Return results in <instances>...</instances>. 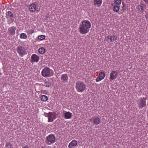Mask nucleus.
Returning a JSON list of instances; mask_svg holds the SVG:
<instances>
[{"instance_id": "1", "label": "nucleus", "mask_w": 148, "mask_h": 148, "mask_svg": "<svg viewBox=\"0 0 148 148\" xmlns=\"http://www.w3.org/2000/svg\"><path fill=\"white\" fill-rule=\"evenodd\" d=\"M91 27L90 22L87 20L82 21L80 25L79 31L81 34H85L88 32Z\"/></svg>"}, {"instance_id": "2", "label": "nucleus", "mask_w": 148, "mask_h": 148, "mask_svg": "<svg viewBox=\"0 0 148 148\" xmlns=\"http://www.w3.org/2000/svg\"><path fill=\"white\" fill-rule=\"evenodd\" d=\"M42 75L44 77H49L53 75V71L48 67H45L41 72Z\"/></svg>"}, {"instance_id": "3", "label": "nucleus", "mask_w": 148, "mask_h": 148, "mask_svg": "<svg viewBox=\"0 0 148 148\" xmlns=\"http://www.w3.org/2000/svg\"><path fill=\"white\" fill-rule=\"evenodd\" d=\"M86 85L83 82L78 81L76 84L75 88L78 92H82L86 89Z\"/></svg>"}, {"instance_id": "4", "label": "nucleus", "mask_w": 148, "mask_h": 148, "mask_svg": "<svg viewBox=\"0 0 148 148\" xmlns=\"http://www.w3.org/2000/svg\"><path fill=\"white\" fill-rule=\"evenodd\" d=\"M17 53L21 57H23L24 55L27 54L26 50L24 47L20 46L17 47Z\"/></svg>"}, {"instance_id": "5", "label": "nucleus", "mask_w": 148, "mask_h": 148, "mask_svg": "<svg viewBox=\"0 0 148 148\" xmlns=\"http://www.w3.org/2000/svg\"><path fill=\"white\" fill-rule=\"evenodd\" d=\"M146 97H141L138 101V107L140 108H142L146 106Z\"/></svg>"}, {"instance_id": "6", "label": "nucleus", "mask_w": 148, "mask_h": 148, "mask_svg": "<svg viewBox=\"0 0 148 148\" xmlns=\"http://www.w3.org/2000/svg\"><path fill=\"white\" fill-rule=\"evenodd\" d=\"M46 139L48 142L47 144L50 145L55 142L56 138L53 134H51L47 137Z\"/></svg>"}, {"instance_id": "7", "label": "nucleus", "mask_w": 148, "mask_h": 148, "mask_svg": "<svg viewBox=\"0 0 148 148\" xmlns=\"http://www.w3.org/2000/svg\"><path fill=\"white\" fill-rule=\"evenodd\" d=\"M47 115L48 118V122H52L53 121L54 119H55L56 117V114L54 112H49Z\"/></svg>"}, {"instance_id": "8", "label": "nucleus", "mask_w": 148, "mask_h": 148, "mask_svg": "<svg viewBox=\"0 0 148 148\" xmlns=\"http://www.w3.org/2000/svg\"><path fill=\"white\" fill-rule=\"evenodd\" d=\"M118 72L116 71H112L111 72L110 74L109 79L110 81H112L114 80L117 77Z\"/></svg>"}, {"instance_id": "9", "label": "nucleus", "mask_w": 148, "mask_h": 148, "mask_svg": "<svg viewBox=\"0 0 148 148\" xmlns=\"http://www.w3.org/2000/svg\"><path fill=\"white\" fill-rule=\"evenodd\" d=\"M90 121L91 122L93 123V124L97 125L100 123L101 119L100 118L96 117L94 118L92 121V119H91Z\"/></svg>"}, {"instance_id": "10", "label": "nucleus", "mask_w": 148, "mask_h": 148, "mask_svg": "<svg viewBox=\"0 0 148 148\" xmlns=\"http://www.w3.org/2000/svg\"><path fill=\"white\" fill-rule=\"evenodd\" d=\"M31 60L32 62H38L39 60V57L35 54H32L31 57Z\"/></svg>"}, {"instance_id": "11", "label": "nucleus", "mask_w": 148, "mask_h": 148, "mask_svg": "<svg viewBox=\"0 0 148 148\" xmlns=\"http://www.w3.org/2000/svg\"><path fill=\"white\" fill-rule=\"evenodd\" d=\"M16 27L12 26L9 27L8 30V32L10 35H14L15 32Z\"/></svg>"}, {"instance_id": "12", "label": "nucleus", "mask_w": 148, "mask_h": 148, "mask_svg": "<svg viewBox=\"0 0 148 148\" xmlns=\"http://www.w3.org/2000/svg\"><path fill=\"white\" fill-rule=\"evenodd\" d=\"M107 40L108 41L112 42L115 40H116L117 39L116 36L114 35L110 36L109 35L107 37Z\"/></svg>"}, {"instance_id": "13", "label": "nucleus", "mask_w": 148, "mask_h": 148, "mask_svg": "<svg viewBox=\"0 0 148 148\" xmlns=\"http://www.w3.org/2000/svg\"><path fill=\"white\" fill-rule=\"evenodd\" d=\"M68 77L67 74H64L61 75V80L64 83H65L67 82Z\"/></svg>"}, {"instance_id": "14", "label": "nucleus", "mask_w": 148, "mask_h": 148, "mask_svg": "<svg viewBox=\"0 0 148 148\" xmlns=\"http://www.w3.org/2000/svg\"><path fill=\"white\" fill-rule=\"evenodd\" d=\"M29 9L30 12H33L36 10V6L34 4H32L29 5Z\"/></svg>"}, {"instance_id": "15", "label": "nucleus", "mask_w": 148, "mask_h": 148, "mask_svg": "<svg viewBox=\"0 0 148 148\" xmlns=\"http://www.w3.org/2000/svg\"><path fill=\"white\" fill-rule=\"evenodd\" d=\"M77 141L75 140H73L68 145V147L69 148L73 147L76 146L77 145Z\"/></svg>"}, {"instance_id": "16", "label": "nucleus", "mask_w": 148, "mask_h": 148, "mask_svg": "<svg viewBox=\"0 0 148 148\" xmlns=\"http://www.w3.org/2000/svg\"><path fill=\"white\" fill-rule=\"evenodd\" d=\"M102 2V0H94V5L97 7H99Z\"/></svg>"}, {"instance_id": "17", "label": "nucleus", "mask_w": 148, "mask_h": 148, "mask_svg": "<svg viewBox=\"0 0 148 148\" xmlns=\"http://www.w3.org/2000/svg\"><path fill=\"white\" fill-rule=\"evenodd\" d=\"M72 116V113L69 112H66L64 114L65 119H70Z\"/></svg>"}, {"instance_id": "18", "label": "nucleus", "mask_w": 148, "mask_h": 148, "mask_svg": "<svg viewBox=\"0 0 148 148\" xmlns=\"http://www.w3.org/2000/svg\"><path fill=\"white\" fill-rule=\"evenodd\" d=\"M13 17V15L12 13L9 11L6 13V17L8 19L11 18Z\"/></svg>"}, {"instance_id": "19", "label": "nucleus", "mask_w": 148, "mask_h": 148, "mask_svg": "<svg viewBox=\"0 0 148 148\" xmlns=\"http://www.w3.org/2000/svg\"><path fill=\"white\" fill-rule=\"evenodd\" d=\"M39 53L42 54H44L45 51V49L43 47H40L38 49Z\"/></svg>"}, {"instance_id": "20", "label": "nucleus", "mask_w": 148, "mask_h": 148, "mask_svg": "<svg viewBox=\"0 0 148 148\" xmlns=\"http://www.w3.org/2000/svg\"><path fill=\"white\" fill-rule=\"evenodd\" d=\"M105 76V73L103 72H101L99 73L98 77L100 78L102 80L103 79Z\"/></svg>"}, {"instance_id": "21", "label": "nucleus", "mask_w": 148, "mask_h": 148, "mask_svg": "<svg viewBox=\"0 0 148 148\" xmlns=\"http://www.w3.org/2000/svg\"><path fill=\"white\" fill-rule=\"evenodd\" d=\"M120 7L119 6L117 5H114L113 8V11L115 12H118L119 10Z\"/></svg>"}, {"instance_id": "22", "label": "nucleus", "mask_w": 148, "mask_h": 148, "mask_svg": "<svg viewBox=\"0 0 148 148\" xmlns=\"http://www.w3.org/2000/svg\"><path fill=\"white\" fill-rule=\"evenodd\" d=\"M41 100L44 101H46L48 99V97L45 95H42L41 98Z\"/></svg>"}, {"instance_id": "23", "label": "nucleus", "mask_w": 148, "mask_h": 148, "mask_svg": "<svg viewBox=\"0 0 148 148\" xmlns=\"http://www.w3.org/2000/svg\"><path fill=\"white\" fill-rule=\"evenodd\" d=\"M34 32V29H30L26 31V33L27 35H30L32 34Z\"/></svg>"}, {"instance_id": "24", "label": "nucleus", "mask_w": 148, "mask_h": 148, "mask_svg": "<svg viewBox=\"0 0 148 148\" xmlns=\"http://www.w3.org/2000/svg\"><path fill=\"white\" fill-rule=\"evenodd\" d=\"M20 37L21 38L26 39L27 36L25 33H22L20 35Z\"/></svg>"}, {"instance_id": "25", "label": "nucleus", "mask_w": 148, "mask_h": 148, "mask_svg": "<svg viewBox=\"0 0 148 148\" xmlns=\"http://www.w3.org/2000/svg\"><path fill=\"white\" fill-rule=\"evenodd\" d=\"M46 36L45 35H41L38 37V39L39 40H41L44 39L45 38Z\"/></svg>"}, {"instance_id": "26", "label": "nucleus", "mask_w": 148, "mask_h": 148, "mask_svg": "<svg viewBox=\"0 0 148 148\" xmlns=\"http://www.w3.org/2000/svg\"><path fill=\"white\" fill-rule=\"evenodd\" d=\"M51 84L49 81L45 82H44V85L46 87H49L51 86Z\"/></svg>"}, {"instance_id": "27", "label": "nucleus", "mask_w": 148, "mask_h": 148, "mask_svg": "<svg viewBox=\"0 0 148 148\" xmlns=\"http://www.w3.org/2000/svg\"><path fill=\"white\" fill-rule=\"evenodd\" d=\"M138 8L139 9V11H140V12H143V8L142 6L140 5H139L138 6Z\"/></svg>"}, {"instance_id": "28", "label": "nucleus", "mask_w": 148, "mask_h": 148, "mask_svg": "<svg viewBox=\"0 0 148 148\" xmlns=\"http://www.w3.org/2000/svg\"><path fill=\"white\" fill-rule=\"evenodd\" d=\"M121 2V0H115V3L116 4L119 5L120 4Z\"/></svg>"}, {"instance_id": "29", "label": "nucleus", "mask_w": 148, "mask_h": 148, "mask_svg": "<svg viewBox=\"0 0 148 148\" xmlns=\"http://www.w3.org/2000/svg\"><path fill=\"white\" fill-rule=\"evenodd\" d=\"M102 79L100 78L99 77H98L96 79V81L97 82H99Z\"/></svg>"}, {"instance_id": "30", "label": "nucleus", "mask_w": 148, "mask_h": 148, "mask_svg": "<svg viewBox=\"0 0 148 148\" xmlns=\"http://www.w3.org/2000/svg\"><path fill=\"white\" fill-rule=\"evenodd\" d=\"M144 1L146 4H148V0H144Z\"/></svg>"}, {"instance_id": "31", "label": "nucleus", "mask_w": 148, "mask_h": 148, "mask_svg": "<svg viewBox=\"0 0 148 148\" xmlns=\"http://www.w3.org/2000/svg\"><path fill=\"white\" fill-rule=\"evenodd\" d=\"M46 92V91L44 90L42 91V93L43 94H45V92Z\"/></svg>"}, {"instance_id": "32", "label": "nucleus", "mask_w": 148, "mask_h": 148, "mask_svg": "<svg viewBox=\"0 0 148 148\" xmlns=\"http://www.w3.org/2000/svg\"><path fill=\"white\" fill-rule=\"evenodd\" d=\"M22 148H29V147H28L27 146H24V147H23Z\"/></svg>"}, {"instance_id": "33", "label": "nucleus", "mask_w": 148, "mask_h": 148, "mask_svg": "<svg viewBox=\"0 0 148 148\" xmlns=\"http://www.w3.org/2000/svg\"><path fill=\"white\" fill-rule=\"evenodd\" d=\"M145 17H146V19H147L148 17H147V16H145Z\"/></svg>"}, {"instance_id": "34", "label": "nucleus", "mask_w": 148, "mask_h": 148, "mask_svg": "<svg viewBox=\"0 0 148 148\" xmlns=\"http://www.w3.org/2000/svg\"><path fill=\"white\" fill-rule=\"evenodd\" d=\"M1 73H0V75H1Z\"/></svg>"}]
</instances>
